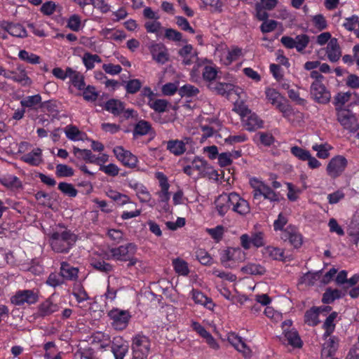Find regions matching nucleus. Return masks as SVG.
Returning a JSON list of instances; mask_svg holds the SVG:
<instances>
[{
  "label": "nucleus",
  "instance_id": "f257e3e1",
  "mask_svg": "<svg viewBox=\"0 0 359 359\" xmlns=\"http://www.w3.org/2000/svg\"><path fill=\"white\" fill-rule=\"evenodd\" d=\"M50 241L54 251L65 252L74 245L76 241V236L69 230H60L51 234Z\"/></svg>",
  "mask_w": 359,
  "mask_h": 359
},
{
  "label": "nucleus",
  "instance_id": "f03ea898",
  "mask_svg": "<svg viewBox=\"0 0 359 359\" xmlns=\"http://www.w3.org/2000/svg\"><path fill=\"white\" fill-rule=\"evenodd\" d=\"M178 55L182 59V62L184 65L196 64L191 72V76L197 72L198 67L203 63V61L198 57V52L194 49L191 44H187L178 50Z\"/></svg>",
  "mask_w": 359,
  "mask_h": 359
},
{
  "label": "nucleus",
  "instance_id": "7ed1b4c3",
  "mask_svg": "<svg viewBox=\"0 0 359 359\" xmlns=\"http://www.w3.org/2000/svg\"><path fill=\"white\" fill-rule=\"evenodd\" d=\"M111 325L116 330L126 329L131 318L130 313L127 310L114 308L108 312Z\"/></svg>",
  "mask_w": 359,
  "mask_h": 359
},
{
  "label": "nucleus",
  "instance_id": "20e7f679",
  "mask_svg": "<svg viewBox=\"0 0 359 359\" xmlns=\"http://www.w3.org/2000/svg\"><path fill=\"white\" fill-rule=\"evenodd\" d=\"M133 359H147L150 351V341L143 335H136L133 339Z\"/></svg>",
  "mask_w": 359,
  "mask_h": 359
},
{
  "label": "nucleus",
  "instance_id": "39448f33",
  "mask_svg": "<svg viewBox=\"0 0 359 359\" xmlns=\"http://www.w3.org/2000/svg\"><path fill=\"white\" fill-rule=\"evenodd\" d=\"M265 94L269 102H270L271 104L275 105L276 107L282 112L284 117H288L292 115V107L282 102L283 97L276 89L267 88L265 90Z\"/></svg>",
  "mask_w": 359,
  "mask_h": 359
},
{
  "label": "nucleus",
  "instance_id": "423d86ee",
  "mask_svg": "<svg viewBox=\"0 0 359 359\" xmlns=\"http://www.w3.org/2000/svg\"><path fill=\"white\" fill-rule=\"evenodd\" d=\"M137 250V247L133 243H128L125 245H121L118 248H111L110 250L111 256L113 259L119 261H130V264L134 265L136 262L131 257L134 255Z\"/></svg>",
  "mask_w": 359,
  "mask_h": 359
},
{
  "label": "nucleus",
  "instance_id": "0eeeda50",
  "mask_svg": "<svg viewBox=\"0 0 359 359\" xmlns=\"http://www.w3.org/2000/svg\"><path fill=\"white\" fill-rule=\"evenodd\" d=\"M240 115L242 117L243 125L248 131H255L263 128V121L254 112L247 107L240 109Z\"/></svg>",
  "mask_w": 359,
  "mask_h": 359
},
{
  "label": "nucleus",
  "instance_id": "6e6552de",
  "mask_svg": "<svg viewBox=\"0 0 359 359\" xmlns=\"http://www.w3.org/2000/svg\"><path fill=\"white\" fill-rule=\"evenodd\" d=\"M158 184L161 187V207L165 212L172 214V209L168 204V201L170 198V193L168 191L170 184L168 183V177L163 172H158Z\"/></svg>",
  "mask_w": 359,
  "mask_h": 359
},
{
  "label": "nucleus",
  "instance_id": "1a4fd4ad",
  "mask_svg": "<svg viewBox=\"0 0 359 359\" xmlns=\"http://www.w3.org/2000/svg\"><path fill=\"white\" fill-rule=\"evenodd\" d=\"M337 121L344 129L350 132H355L358 130L356 118L349 109L337 108Z\"/></svg>",
  "mask_w": 359,
  "mask_h": 359
},
{
  "label": "nucleus",
  "instance_id": "9d476101",
  "mask_svg": "<svg viewBox=\"0 0 359 359\" xmlns=\"http://www.w3.org/2000/svg\"><path fill=\"white\" fill-rule=\"evenodd\" d=\"M241 245L245 250H249L252 245L259 248L265 245V234L263 231H257L251 233V236L247 233L240 237Z\"/></svg>",
  "mask_w": 359,
  "mask_h": 359
},
{
  "label": "nucleus",
  "instance_id": "9b49d317",
  "mask_svg": "<svg viewBox=\"0 0 359 359\" xmlns=\"http://www.w3.org/2000/svg\"><path fill=\"white\" fill-rule=\"evenodd\" d=\"M310 94L315 102L319 104H327L331 99L330 92L323 83L318 81H313L311 83Z\"/></svg>",
  "mask_w": 359,
  "mask_h": 359
},
{
  "label": "nucleus",
  "instance_id": "f8f14e48",
  "mask_svg": "<svg viewBox=\"0 0 359 359\" xmlns=\"http://www.w3.org/2000/svg\"><path fill=\"white\" fill-rule=\"evenodd\" d=\"M347 160L343 156L333 157L327 165V175L333 179L340 176L347 166Z\"/></svg>",
  "mask_w": 359,
  "mask_h": 359
},
{
  "label": "nucleus",
  "instance_id": "ddd939ff",
  "mask_svg": "<svg viewBox=\"0 0 359 359\" xmlns=\"http://www.w3.org/2000/svg\"><path fill=\"white\" fill-rule=\"evenodd\" d=\"M38 299L39 296L36 292L31 290H24L18 291L15 294L11 297V301L15 305L22 306L25 304H35L38 301Z\"/></svg>",
  "mask_w": 359,
  "mask_h": 359
},
{
  "label": "nucleus",
  "instance_id": "4468645a",
  "mask_svg": "<svg viewBox=\"0 0 359 359\" xmlns=\"http://www.w3.org/2000/svg\"><path fill=\"white\" fill-rule=\"evenodd\" d=\"M114 156L123 165L128 168L136 167L137 158L130 151L125 149L121 146H116L113 149Z\"/></svg>",
  "mask_w": 359,
  "mask_h": 359
},
{
  "label": "nucleus",
  "instance_id": "2eb2a0df",
  "mask_svg": "<svg viewBox=\"0 0 359 359\" xmlns=\"http://www.w3.org/2000/svg\"><path fill=\"white\" fill-rule=\"evenodd\" d=\"M230 205L231 210L241 216H245L250 212L249 203L236 192L231 193Z\"/></svg>",
  "mask_w": 359,
  "mask_h": 359
},
{
  "label": "nucleus",
  "instance_id": "dca6fc26",
  "mask_svg": "<svg viewBox=\"0 0 359 359\" xmlns=\"http://www.w3.org/2000/svg\"><path fill=\"white\" fill-rule=\"evenodd\" d=\"M281 239L288 241L294 248H299L302 245V236L294 226L289 225L281 234Z\"/></svg>",
  "mask_w": 359,
  "mask_h": 359
},
{
  "label": "nucleus",
  "instance_id": "f3484780",
  "mask_svg": "<svg viewBox=\"0 0 359 359\" xmlns=\"http://www.w3.org/2000/svg\"><path fill=\"white\" fill-rule=\"evenodd\" d=\"M242 254L243 252L240 248H229L221 253V263L226 268H233L236 261Z\"/></svg>",
  "mask_w": 359,
  "mask_h": 359
},
{
  "label": "nucleus",
  "instance_id": "a211bd4d",
  "mask_svg": "<svg viewBox=\"0 0 359 359\" xmlns=\"http://www.w3.org/2000/svg\"><path fill=\"white\" fill-rule=\"evenodd\" d=\"M128 343L121 337H116L111 341V351L115 359H123L128 351Z\"/></svg>",
  "mask_w": 359,
  "mask_h": 359
},
{
  "label": "nucleus",
  "instance_id": "6ab92c4d",
  "mask_svg": "<svg viewBox=\"0 0 359 359\" xmlns=\"http://www.w3.org/2000/svg\"><path fill=\"white\" fill-rule=\"evenodd\" d=\"M0 27L13 36L25 38L27 36L26 29L20 24L2 21Z\"/></svg>",
  "mask_w": 359,
  "mask_h": 359
},
{
  "label": "nucleus",
  "instance_id": "aec40b11",
  "mask_svg": "<svg viewBox=\"0 0 359 359\" xmlns=\"http://www.w3.org/2000/svg\"><path fill=\"white\" fill-rule=\"evenodd\" d=\"M231 193H223L220 194L215 201V208L218 215L223 217L231 208L230 205Z\"/></svg>",
  "mask_w": 359,
  "mask_h": 359
},
{
  "label": "nucleus",
  "instance_id": "412c9836",
  "mask_svg": "<svg viewBox=\"0 0 359 359\" xmlns=\"http://www.w3.org/2000/svg\"><path fill=\"white\" fill-rule=\"evenodd\" d=\"M326 53L329 60L332 62H336L340 59L341 51L337 39H331L328 42L326 47Z\"/></svg>",
  "mask_w": 359,
  "mask_h": 359
},
{
  "label": "nucleus",
  "instance_id": "4be33fe9",
  "mask_svg": "<svg viewBox=\"0 0 359 359\" xmlns=\"http://www.w3.org/2000/svg\"><path fill=\"white\" fill-rule=\"evenodd\" d=\"M347 294V290L332 289L327 287L323 294L322 302L324 304H330L333 303L336 299L343 298Z\"/></svg>",
  "mask_w": 359,
  "mask_h": 359
},
{
  "label": "nucleus",
  "instance_id": "5701e85b",
  "mask_svg": "<svg viewBox=\"0 0 359 359\" xmlns=\"http://www.w3.org/2000/svg\"><path fill=\"white\" fill-rule=\"evenodd\" d=\"M64 132L67 138L73 142L84 141L86 139V134L73 125L67 126Z\"/></svg>",
  "mask_w": 359,
  "mask_h": 359
},
{
  "label": "nucleus",
  "instance_id": "b1692460",
  "mask_svg": "<svg viewBox=\"0 0 359 359\" xmlns=\"http://www.w3.org/2000/svg\"><path fill=\"white\" fill-rule=\"evenodd\" d=\"M21 159L33 166H37L42 162V151L39 148H35L32 151L25 154Z\"/></svg>",
  "mask_w": 359,
  "mask_h": 359
},
{
  "label": "nucleus",
  "instance_id": "393cba45",
  "mask_svg": "<svg viewBox=\"0 0 359 359\" xmlns=\"http://www.w3.org/2000/svg\"><path fill=\"white\" fill-rule=\"evenodd\" d=\"M229 343L238 351L242 352L245 357L250 355V350L247 347L245 343L242 340L241 337L237 336L234 333H231L228 337Z\"/></svg>",
  "mask_w": 359,
  "mask_h": 359
},
{
  "label": "nucleus",
  "instance_id": "a878e982",
  "mask_svg": "<svg viewBox=\"0 0 359 359\" xmlns=\"http://www.w3.org/2000/svg\"><path fill=\"white\" fill-rule=\"evenodd\" d=\"M234 86L229 83L214 82L208 84V88L218 95L229 96Z\"/></svg>",
  "mask_w": 359,
  "mask_h": 359
},
{
  "label": "nucleus",
  "instance_id": "bb28decb",
  "mask_svg": "<svg viewBox=\"0 0 359 359\" xmlns=\"http://www.w3.org/2000/svg\"><path fill=\"white\" fill-rule=\"evenodd\" d=\"M338 338L337 337H331L323 346L321 351V356L325 358H330L333 356L338 348Z\"/></svg>",
  "mask_w": 359,
  "mask_h": 359
},
{
  "label": "nucleus",
  "instance_id": "cd10ccee",
  "mask_svg": "<svg viewBox=\"0 0 359 359\" xmlns=\"http://www.w3.org/2000/svg\"><path fill=\"white\" fill-rule=\"evenodd\" d=\"M11 79L23 86H30L32 83L31 79L27 75L25 69L21 66L18 67L15 72H12Z\"/></svg>",
  "mask_w": 359,
  "mask_h": 359
},
{
  "label": "nucleus",
  "instance_id": "c85d7f7f",
  "mask_svg": "<svg viewBox=\"0 0 359 359\" xmlns=\"http://www.w3.org/2000/svg\"><path fill=\"white\" fill-rule=\"evenodd\" d=\"M163 143H166L167 149L175 156H180L186 151V144L182 140H171Z\"/></svg>",
  "mask_w": 359,
  "mask_h": 359
},
{
  "label": "nucleus",
  "instance_id": "c756f323",
  "mask_svg": "<svg viewBox=\"0 0 359 359\" xmlns=\"http://www.w3.org/2000/svg\"><path fill=\"white\" fill-rule=\"evenodd\" d=\"M92 340L93 342L97 344L102 350H105L111 343L109 335L102 332H95L92 336Z\"/></svg>",
  "mask_w": 359,
  "mask_h": 359
},
{
  "label": "nucleus",
  "instance_id": "7c9ffc66",
  "mask_svg": "<svg viewBox=\"0 0 359 359\" xmlns=\"http://www.w3.org/2000/svg\"><path fill=\"white\" fill-rule=\"evenodd\" d=\"M44 359H62V352L58 351L54 342L49 341L44 344Z\"/></svg>",
  "mask_w": 359,
  "mask_h": 359
},
{
  "label": "nucleus",
  "instance_id": "2f4dec72",
  "mask_svg": "<svg viewBox=\"0 0 359 359\" xmlns=\"http://www.w3.org/2000/svg\"><path fill=\"white\" fill-rule=\"evenodd\" d=\"M78 269L62 262L60 267V275L67 280H75L78 276Z\"/></svg>",
  "mask_w": 359,
  "mask_h": 359
},
{
  "label": "nucleus",
  "instance_id": "473e14b6",
  "mask_svg": "<svg viewBox=\"0 0 359 359\" xmlns=\"http://www.w3.org/2000/svg\"><path fill=\"white\" fill-rule=\"evenodd\" d=\"M243 273L249 275L262 276L266 273V269L259 264L249 263L241 268Z\"/></svg>",
  "mask_w": 359,
  "mask_h": 359
},
{
  "label": "nucleus",
  "instance_id": "72a5a7b5",
  "mask_svg": "<svg viewBox=\"0 0 359 359\" xmlns=\"http://www.w3.org/2000/svg\"><path fill=\"white\" fill-rule=\"evenodd\" d=\"M250 184L253 189L252 195L254 199H258L260 196H263L266 187V184L259 181L256 177H252L250 180Z\"/></svg>",
  "mask_w": 359,
  "mask_h": 359
},
{
  "label": "nucleus",
  "instance_id": "f704fd0d",
  "mask_svg": "<svg viewBox=\"0 0 359 359\" xmlns=\"http://www.w3.org/2000/svg\"><path fill=\"white\" fill-rule=\"evenodd\" d=\"M192 299L196 304L204 305L208 309H211V306H214L212 299L206 297L203 292L198 290H192Z\"/></svg>",
  "mask_w": 359,
  "mask_h": 359
},
{
  "label": "nucleus",
  "instance_id": "c9c22d12",
  "mask_svg": "<svg viewBox=\"0 0 359 359\" xmlns=\"http://www.w3.org/2000/svg\"><path fill=\"white\" fill-rule=\"evenodd\" d=\"M263 253L273 260L284 261V250L276 247L268 245L264 248Z\"/></svg>",
  "mask_w": 359,
  "mask_h": 359
},
{
  "label": "nucleus",
  "instance_id": "e433bc0d",
  "mask_svg": "<svg viewBox=\"0 0 359 359\" xmlns=\"http://www.w3.org/2000/svg\"><path fill=\"white\" fill-rule=\"evenodd\" d=\"M59 309V306L53 303L50 299H46L41 303L39 306V313L41 316H48Z\"/></svg>",
  "mask_w": 359,
  "mask_h": 359
},
{
  "label": "nucleus",
  "instance_id": "4c0bfd02",
  "mask_svg": "<svg viewBox=\"0 0 359 359\" xmlns=\"http://www.w3.org/2000/svg\"><path fill=\"white\" fill-rule=\"evenodd\" d=\"M104 108L114 115H118L123 111L124 105L122 102L111 99L106 102Z\"/></svg>",
  "mask_w": 359,
  "mask_h": 359
},
{
  "label": "nucleus",
  "instance_id": "58836bf2",
  "mask_svg": "<svg viewBox=\"0 0 359 359\" xmlns=\"http://www.w3.org/2000/svg\"><path fill=\"white\" fill-rule=\"evenodd\" d=\"M319 313L317 311V306H313L307 310L304 314V322L310 326H316L319 323Z\"/></svg>",
  "mask_w": 359,
  "mask_h": 359
},
{
  "label": "nucleus",
  "instance_id": "ea45409f",
  "mask_svg": "<svg viewBox=\"0 0 359 359\" xmlns=\"http://www.w3.org/2000/svg\"><path fill=\"white\" fill-rule=\"evenodd\" d=\"M285 338L287 344L294 348H302L303 343L298 334L295 330H290L285 332Z\"/></svg>",
  "mask_w": 359,
  "mask_h": 359
},
{
  "label": "nucleus",
  "instance_id": "a19ab883",
  "mask_svg": "<svg viewBox=\"0 0 359 359\" xmlns=\"http://www.w3.org/2000/svg\"><path fill=\"white\" fill-rule=\"evenodd\" d=\"M74 154L79 159L86 162L94 163L95 162V156L93 154L89 149H81L78 147L73 148Z\"/></svg>",
  "mask_w": 359,
  "mask_h": 359
},
{
  "label": "nucleus",
  "instance_id": "79ce46f5",
  "mask_svg": "<svg viewBox=\"0 0 359 359\" xmlns=\"http://www.w3.org/2000/svg\"><path fill=\"white\" fill-rule=\"evenodd\" d=\"M0 182L7 188H18L21 187V182L13 175H5L0 178Z\"/></svg>",
  "mask_w": 359,
  "mask_h": 359
},
{
  "label": "nucleus",
  "instance_id": "37998d69",
  "mask_svg": "<svg viewBox=\"0 0 359 359\" xmlns=\"http://www.w3.org/2000/svg\"><path fill=\"white\" fill-rule=\"evenodd\" d=\"M106 195L120 205H123L129 202V198L126 195L122 194L112 189H107Z\"/></svg>",
  "mask_w": 359,
  "mask_h": 359
},
{
  "label": "nucleus",
  "instance_id": "c03bdc74",
  "mask_svg": "<svg viewBox=\"0 0 359 359\" xmlns=\"http://www.w3.org/2000/svg\"><path fill=\"white\" fill-rule=\"evenodd\" d=\"M172 266L175 272L179 275L186 276L189 273L187 262L182 259L177 258L173 259Z\"/></svg>",
  "mask_w": 359,
  "mask_h": 359
},
{
  "label": "nucleus",
  "instance_id": "a18cd8bd",
  "mask_svg": "<svg viewBox=\"0 0 359 359\" xmlns=\"http://www.w3.org/2000/svg\"><path fill=\"white\" fill-rule=\"evenodd\" d=\"M67 27L73 32H79L83 28L81 17L76 14L72 15L67 21Z\"/></svg>",
  "mask_w": 359,
  "mask_h": 359
},
{
  "label": "nucleus",
  "instance_id": "49530a36",
  "mask_svg": "<svg viewBox=\"0 0 359 359\" xmlns=\"http://www.w3.org/2000/svg\"><path fill=\"white\" fill-rule=\"evenodd\" d=\"M169 108H172V110H175V109L166 100L158 99V123H162L174 120L173 115H170L167 120H162L160 117V114L168 111Z\"/></svg>",
  "mask_w": 359,
  "mask_h": 359
},
{
  "label": "nucleus",
  "instance_id": "de8ad7c7",
  "mask_svg": "<svg viewBox=\"0 0 359 359\" xmlns=\"http://www.w3.org/2000/svg\"><path fill=\"white\" fill-rule=\"evenodd\" d=\"M351 97V92L338 93L334 97L333 104L335 106L336 111L337 108H343L342 107L350 100Z\"/></svg>",
  "mask_w": 359,
  "mask_h": 359
},
{
  "label": "nucleus",
  "instance_id": "09e8293b",
  "mask_svg": "<svg viewBox=\"0 0 359 359\" xmlns=\"http://www.w3.org/2000/svg\"><path fill=\"white\" fill-rule=\"evenodd\" d=\"M179 95L181 97H191L196 96L199 93V89L191 84H185L178 90Z\"/></svg>",
  "mask_w": 359,
  "mask_h": 359
},
{
  "label": "nucleus",
  "instance_id": "8fccbe9b",
  "mask_svg": "<svg viewBox=\"0 0 359 359\" xmlns=\"http://www.w3.org/2000/svg\"><path fill=\"white\" fill-rule=\"evenodd\" d=\"M142 95L147 99L148 104L154 110L157 111L156 95L154 94L149 87H144L142 89Z\"/></svg>",
  "mask_w": 359,
  "mask_h": 359
},
{
  "label": "nucleus",
  "instance_id": "3c124183",
  "mask_svg": "<svg viewBox=\"0 0 359 359\" xmlns=\"http://www.w3.org/2000/svg\"><path fill=\"white\" fill-rule=\"evenodd\" d=\"M69 78L74 86L77 88L79 90H83L85 87V82L82 74L74 69L72 73L70 74Z\"/></svg>",
  "mask_w": 359,
  "mask_h": 359
},
{
  "label": "nucleus",
  "instance_id": "603ef678",
  "mask_svg": "<svg viewBox=\"0 0 359 359\" xmlns=\"http://www.w3.org/2000/svg\"><path fill=\"white\" fill-rule=\"evenodd\" d=\"M312 149L317 151V156L318 158L325 159L329 157V151L332 149V147L328 144H315L312 146Z\"/></svg>",
  "mask_w": 359,
  "mask_h": 359
},
{
  "label": "nucleus",
  "instance_id": "864d4df0",
  "mask_svg": "<svg viewBox=\"0 0 359 359\" xmlns=\"http://www.w3.org/2000/svg\"><path fill=\"white\" fill-rule=\"evenodd\" d=\"M194 170L198 171L200 173L205 172L209 168L208 162L199 156H196L191 163Z\"/></svg>",
  "mask_w": 359,
  "mask_h": 359
},
{
  "label": "nucleus",
  "instance_id": "5fc2aeb1",
  "mask_svg": "<svg viewBox=\"0 0 359 359\" xmlns=\"http://www.w3.org/2000/svg\"><path fill=\"white\" fill-rule=\"evenodd\" d=\"M55 174L59 177H69L74 174L73 168L66 164H57L55 167Z\"/></svg>",
  "mask_w": 359,
  "mask_h": 359
},
{
  "label": "nucleus",
  "instance_id": "6e6d98bb",
  "mask_svg": "<svg viewBox=\"0 0 359 359\" xmlns=\"http://www.w3.org/2000/svg\"><path fill=\"white\" fill-rule=\"evenodd\" d=\"M258 140V141L263 145L269 147L274 142L273 136L269 133L266 132H259L255 135V140Z\"/></svg>",
  "mask_w": 359,
  "mask_h": 359
},
{
  "label": "nucleus",
  "instance_id": "4d7b16f0",
  "mask_svg": "<svg viewBox=\"0 0 359 359\" xmlns=\"http://www.w3.org/2000/svg\"><path fill=\"white\" fill-rule=\"evenodd\" d=\"M82 60L87 69H92L95 67V63L101 62V59L97 55H93L89 53H86L83 55Z\"/></svg>",
  "mask_w": 359,
  "mask_h": 359
},
{
  "label": "nucleus",
  "instance_id": "13d9d810",
  "mask_svg": "<svg viewBox=\"0 0 359 359\" xmlns=\"http://www.w3.org/2000/svg\"><path fill=\"white\" fill-rule=\"evenodd\" d=\"M41 102V97L39 94L30 95L25 97L20 101L23 107L33 108Z\"/></svg>",
  "mask_w": 359,
  "mask_h": 359
},
{
  "label": "nucleus",
  "instance_id": "bf43d9fd",
  "mask_svg": "<svg viewBox=\"0 0 359 359\" xmlns=\"http://www.w3.org/2000/svg\"><path fill=\"white\" fill-rule=\"evenodd\" d=\"M18 57L22 60L26 61L30 64H39L40 57L36 54L29 53L25 50H22L18 53Z\"/></svg>",
  "mask_w": 359,
  "mask_h": 359
},
{
  "label": "nucleus",
  "instance_id": "052dcab7",
  "mask_svg": "<svg viewBox=\"0 0 359 359\" xmlns=\"http://www.w3.org/2000/svg\"><path fill=\"white\" fill-rule=\"evenodd\" d=\"M143 43L152 55L153 59L156 60L157 43H156V40L152 39L149 35H147L143 38Z\"/></svg>",
  "mask_w": 359,
  "mask_h": 359
},
{
  "label": "nucleus",
  "instance_id": "680f3d73",
  "mask_svg": "<svg viewBox=\"0 0 359 359\" xmlns=\"http://www.w3.org/2000/svg\"><path fill=\"white\" fill-rule=\"evenodd\" d=\"M206 232L216 242L220 241L224 233V227L222 225H217L215 228L206 229Z\"/></svg>",
  "mask_w": 359,
  "mask_h": 359
},
{
  "label": "nucleus",
  "instance_id": "e2e57ef3",
  "mask_svg": "<svg viewBox=\"0 0 359 359\" xmlns=\"http://www.w3.org/2000/svg\"><path fill=\"white\" fill-rule=\"evenodd\" d=\"M291 154L298 159L306 161L309 157V151L298 146H294L290 149Z\"/></svg>",
  "mask_w": 359,
  "mask_h": 359
},
{
  "label": "nucleus",
  "instance_id": "0e129e2a",
  "mask_svg": "<svg viewBox=\"0 0 359 359\" xmlns=\"http://www.w3.org/2000/svg\"><path fill=\"white\" fill-rule=\"evenodd\" d=\"M309 43V36L306 34H299L295 38V48L298 52H302Z\"/></svg>",
  "mask_w": 359,
  "mask_h": 359
},
{
  "label": "nucleus",
  "instance_id": "69168bd1",
  "mask_svg": "<svg viewBox=\"0 0 359 359\" xmlns=\"http://www.w3.org/2000/svg\"><path fill=\"white\" fill-rule=\"evenodd\" d=\"M58 189L61 191L64 194L69 196L70 197L76 196L78 191L74 188V187L69 183L67 182H60L58 184Z\"/></svg>",
  "mask_w": 359,
  "mask_h": 359
},
{
  "label": "nucleus",
  "instance_id": "338daca9",
  "mask_svg": "<svg viewBox=\"0 0 359 359\" xmlns=\"http://www.w3.org/2000/svg\"><path fill=\"white\" fill-rule=\"evenodd\" d=\"M202 74L205 81L212 83V81L217 78V71L215 67L211 66H205L203 68Z\"/></svg>",
  "mask_w": 359,
  "mask_h": 359
},
{
  "label": "nucleus",
  "instance_id": "774afa93",
  "mask_svg": "<svg viewBox=\"0 0 359 359\" xmlns=\"http://www.w3.org/2000/svg\"><path fill=\"white\" fill-rule=\"evenodd\" d=\"M135 189L136 191V194L140 201L142 202H148L150 200V194L147 190V189L142 185L140 184H136L135 185Z\"/></svg>",
  "mask_w": 359,
  "mask_h": 359
}]
</instances>
